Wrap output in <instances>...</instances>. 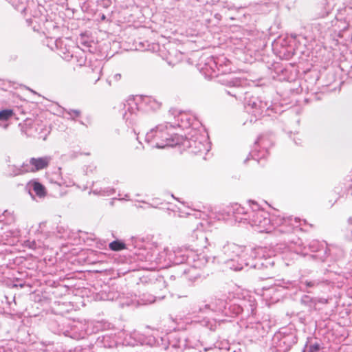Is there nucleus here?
Instances as JSON below:
<instances>
[{"label":"nucleus","instance_id":"nucleus-8","mask_svg":"<svg viewBox=\"0 0 352 352\" xmlns=\"http://www.w3.org/2000/svg\"><path fill=\"white\" fill-rule=\"evenodd\" d=\"M305 284L307 287H313L314 285V283L311 281H306Z\"/></svg>","mask_w":352,"mask_h":352},{"label":"nucleus","instance_id":"nucleus-3","mask_svg":"<svg viewBox=\"0 0 352 352\" xmlns=\"http://www.w3.org/2000/svg\"><path fill=\"white\" fill-rule=\"evenodd\" d=\"M109 246L113 251H120L126 249V244L120 241H113L109 243Z\"/></svg>","mask_w":352,"mask_h":352},{"label":"nucleus","instance_id":"nucleus-6","mask_svg":"<svg viewBox=\"0 0 352 352\" xmlns=\"http://www.w3.org/2000/svg\"><path fill=\"white\" fill-rule=\"evenodd\" d=\"M320 349V344L316 343L309 346V352H318Z\"/></svg>","mask_w":352,"mask_h":352},{"label":"nucleus","instance_id":"nucleus-7","mask_svg":"<svg viewBox=\"0 0 352 352\" xmlns=\"http://www.w3.org/2000/svg\"><path fill=\"white\" fill-rule=\"evenodd\" d=\"M72 111L73 114L76 116H79L80 114V112L78 110H72Z\"/></svg>","mask_w":352,"mask_h":352},{"label":"nucleus","instance_id":"nucleus-4","mask_svg":"<svg viewBox=\"0 0 352 352\" xmlns=\"http://www.w3.org/2000/svg\"><path fill=\"white\" fill-rule=\"evenodd\" d=\"M14 115V111L12 109H4L0 111V120L6 121L9 120Z\"/></svg>","mask_w":352,"mask_h":352},{"label":"nucleus","instance_id":"nucleus-5","mask_svg":"<svg viewBox=\"0 0 352 352\" xmlns=\"http://www.w3.org/2000/svg\"><path fill=\"white\" fill-rule=\"evenodd\" d=\"M344 185L346 191V196L349 195L352 196V177H350L349 179H346Z\"/></svg>","mask_w":352,"mask_h":352},{"label":"nucleus","instance_id":"nucleus-1","mask_svg":"<svg viewBox=\"0 0 352 352\" xmlns=\"http://www.w3.org/2000/svg\"><path fill=\"white\" fill-rule=\"evenodd\" d=\"M51 158L50 157H32L30 160V164L32 168L30 169H25V172L35 173L40 170L46 168L50 162Z\"/></svg>","mask_w":352,"mask_h":352},{"label":"nucleus","instance_id":"nucleus-2","mask_svg":"<svg viewBox=\"0 0 352 352\" xmlns=\"http://www.w3.org/2000/svg\"><path fill=\"white\" fill-rule=\"evenodd\" d=\"M33 190L36 195L39 197H44L46 195L45 188L38 182H33Z\"/></svg>","mask_w":352,"mask_h":352}]
</instances>
